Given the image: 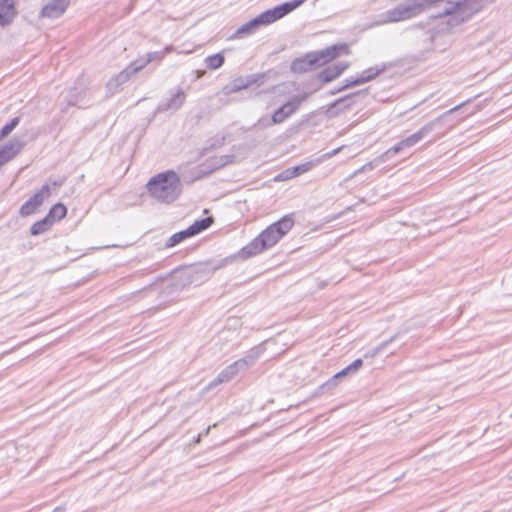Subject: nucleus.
I'll list each match as a JSON object with an SVG mask.
<instances>
[{
	"mask_svg": "<svg viewBox=\"0 0 512 512\" xmlns=\"http://www.w3.org/2000/svg\"><path fill=\"white\" fill-rule=\"evenodd\" d=\"M484 0H407L380 15L370 27L411 19L432 4L440 3L442 14L449 16V25H458L469 20L483 7Z\"/></svg>",
	"mask_w": 512,
	"mask_h": 512,
	"instance_id": "nucleus-1",
	"label": "nucleus"
},
{
	"mask_svg": "<svg viewBox=\"0 0 512 512\" xmlns=\"http://www.w3.org/2000/svg\"><path fill=\"white\" fill-rule=\"evenodd\" d=\"M265 250H267L266 247L264 246L260 238L257 236L246 246L240 249L237 254L225 257L219 261H209L206 263L194 265L192 267L185 269L183 271V274L184 277L189 281V283L204 281L209 279L215 271L232 263L236 258L247 260L251 257H254L264 252Z\"/></svg>",
	"mask_w": 512,
	"mask_h": 512,
	"instance_id": "nucleus-2",
	"label": "nucleus"
},
{
	"mask_svg": "<svg viewBox=\"0 0 512 512\" xmlns=\"http://www.w3.org/2000/svg\"><path fill=\"white\" fill-rule=\"evenodd\" d=\"M146 187L152 198L165 204L177 200L182 192L180 177L173 170L156 174L148 181Z\"/></svg>",
	"mask_w": 512,
	"mask_h": 512,
	"instance_id": "nucleus-3",
	"label": "nucleus"
},
{
	"mask_svg": "<svg viewBox=\"0 0 512 512\" xmlns=\"http://www.w3.org/2000/svg\"><path fill=\"white\" fill-rule=\"evenodd\" d=\"M462 105H464V103H462L460 105H457L454 108H451L450 110L446 111L445 113H443L439 117H437L434 120L428 122L423 127H421L418 131H416L415 133L409 135L405 139H402L401 141L396 143L394 146H392L391 148L386 150L384 153H382L377 158V160L379 162H381V163H384V162L390 160L391 158H393L395 155L399 154L400 152L414 147L417 143H419L421 140H423L431 132L439 129L443 125L446 117L449 114L457 111Z\"/></svg>",
	"mask_w": 512,
	"mask_h": 512,
	"instance_id": "nucleus-4",
	"label": "nucleus"
},
{
	"mask_svg": "<svg viewBox=\"0 0 512 512\" xmlns=\"http://www.w3.org/2000/svg\"><path fill=\"white\" fill-rule=\"evenodd\" d=\"M342 53H349L346 44H335L320 51L307 53L303 57L296 58L292 61L291 71L299 74L308 72L315 66H321L334 60Z\"/></svg>",
	"mask_w": 512,
	"mask_h": 512,
	"instance_id": "nucleus-5",
	"label": "nucleus"
},
{
	"mask_svg": "<svg viewBox=\"0 0 512 512\" xmlns=\"http://www.w3.org/2000/svg\"><path fill=\"white\" fill-rule=\"evenodd\" d=\"M259 355H260L259 351L253 349L247 355H245L243 358H240L237 361L233 362L232 364L228 365L217 375V377L214 380H212L209 383V385L207 386V389H211L219 384L229 382L239 372L245 371L249 367L254 365L256 360L259 358Z\"/></svg>",
	"mask_w": 512,
	"mask_h": 512,
	"instance_id": "nucleus-6",
	"label": "nucleus"
},
{
	"mask_svg": "<svg viewBox=\"0 0 512 512\" xmlns=\"http://www.w3.org/2000/svg\"><path fill=\"white\" fill-rule=\"evenodd\" d=\"M292 215H286L263 230L258 237L266 247L270 249L276 245L293 227Z\"/></svg>",
	"mask_w": 512,
	"mask_h": 512,
	"instance_id": "nucleus-7",
	"label": "nucleus"
},
{
	"mask_svg": "<svg viewBox=\"0 0 512 512\" xmlns=\"http://www.w3.org/2000/svg\"><path fill=\"white\" fill-rule=\"evenodd\" d=\"M213 223L212 217H205L199 220H196L192 225L188 228L181 230L179 232L174 233L165 243L166 248L174 247L184 240L196 236L199 233L208 229Z\"/></svg>",
	"mask_w": 512,
	"mask_h": 512,
	"instance_id": "nucleus-8",
	"label": "nucleus"
},
{
	"mask_svg": "<svg viewBox=\"0 0 512 512\" xmlns=\"http://www.w3.org/2000/svg\"><path fill=\"white\" fill-rule=\"evenodd\" d=\"M308 93H303L292 97L289 101L279 107L272 115V122L280 124L294 114L300 105L308 98Z\"/></svg>",
	"mask_w": 512,
	"mask_h": 512,
	"instance_id": "nucleus-9",
	"label": "nucleus"
},
{
	"mask_svg": "<svg viewBox=\"0 0 512 512\" xmlns=\"http://www.w3.org/2000/svg\"><path fill=\"white\" fill-rule=\"evenodd\" d=\"M263 79V74H252L245 77H238L227 84L223 88V92L225 95H230L246 89L252 85L260 86L263 84Z\"/></svg>",
	"mask_w": 512,
	"mask_h": 512,
	"instance_id": "nucleus-10",
	"label": "nucleus"
},
{
	"mask_svg": "<svg viewBox=\"0 0 512 512\" xmlns=\"http://www.w3.org/2000/svg\"><path fill=\"white\" fill-rule=\"evenodd\" d=\"M384 70H385V65H382L381 67H379V66L370 67V68L364 70L360 76L355 77V78L350 77V78L346 79L344 81V84L341 87H339L336 91L332 92V94H335L337 92H341L348 88L369 82V81L373 80L376 76H378Z\"/></svg>",
	"mask_w": 512,
	"mask_h": 512,
	"instance_id": "nucleus-11",
	"label": "nucleus"
},
{
	"mask_svg": "<svg viewBox=\"0 0 512 512\" xmlns=\"http://www.w3.org/2000/svg\"><path fill=\"white\" fill-rule=\"evenodd\" d=\"M269 25L264 12L241 25L231 36L230 39H239L244 36L254 34L261 26Z\"/></svg>",
	"mask_w": 512,
	"mask_h": 512,
	"instance_id": "nucleus-12",
	"label": "nucleus"
},
{
	"mask_svg": "<svg viewBox=\"0 0 512 512\" xmlns=\"http://www.w3.org/2000/svg\"><path fill=\"white\" fill-rule=\"evenodd\" d=\"M304 2H305V0L288 1V2L282 3V4L272 8V9H268V10L264 11V13L267 17L269 24H271V23L283 18L284 16H286L287 14H289L296 8L300 7Z\"/></svg>",
	"mask_w": 512,
	"mask_h": 512,
	"instance_id": "nucleus-13",
	"label": "nucleus"
},
{
	"mask_svg": "<svg viewBox=\"0 0 512 512\" xmlns=\"http://www.w3.org/2000/svg\"><path fill=\"white\" fill-rule=\"evenodd\" d=\"M139 71H141V66H137V62H132L127 68L108 81L107 89L109 92L115 93L121 85L126 83L132 75Z\"/></svg>",
	"mask_w": 512,
	"mask_h": 512,
	"instance_id": "nucleus-14",
	"label": "nucleus"
},
{
	"mask_svg": "<svg viewBox=\"0 0 512 512\" xmlns=\"http://www.w3.org/2000/svg\"><path fill=\"white\" fill-rule=\"evenodd\" d=\"M68 7V0H49L41 9L40 16L55 19L60 17Z\"/></svg>",
	"mask_w": 512,
	"mask_h": 512,
	"instance_id": "nucleus-15",
	"label": "nucleus"
},
{
	"mask_svg": "<svg viewBox=\"0 0 512 512\" xmlns=\"http://www.w3.org/2000/svg\"><path fill=\"white\" fill-rule=\"evenodd\" d=\"M23 147L24 143L18 139H12L0 147V167L20 153Z\"/></svg>",
	"mask_w": 512,
	"mask_h": 512,
	"instance_id": "nucleus-16",
	"label": "nucleus"
},
{
	"mask_svg": "<svg viewBox=\"0 0 512 512\" xmlns=\"http://www.w3.org/2000/svg\"><path fill=\"white\" fill-rule=\"evenodd\" d=\"M185 100V92L182 89H178L167 101L157 106L156 113H163L169 110L177 111L184 104Z\"/></svg>",
	"mask_w": 512,
	"mask_h": 512,
	"instance_id": "nucleus-17",
	"label": "nucleus"
},
{
	"mask_svg": "<svg viewBox=\"0 0 512 512\" xmlns=\"http://www.w3.org/2000/svg\"><path fill=\"white\" fill-rule=\"evenodd\" d=\"M362 366V359L358 358L354 360L350 365L342 369L340 372L336 373L332 378H330L326 383H324L322 385V388L331 389L335 387L341 378L347 376L348 374L357 372Z\"/></svg>",
	"mask_w": 512,
	"mask_h": 512,
	"instance_id": "nucleus-18",
	"label": "nucleus"
},
{
	"mask_svg": "<svg viewBox=\"0 0 512 512\" xmlns=\"http://www.w3.org/2000/svg\"><path fill=\"white\" fill-rule=\"evenodd\" d=\"M348 66L349 64L347 62H338L329 65L318 74V79L324 83H329L342 74Z\"/></svg>",
	"mask_w": 512,
	"mask_h": 512,
	"instance_id": "nucleus-19",
	"label": "nucleus"
},
{
	"mask_svg": "<svg viewBox=\"0 0 512 512\" xmlns=\"http://www.w3.org/2000/svg\"><path fill=\"white\" fill-rule=\"evenodd\" d=\"M16 15L13 0H0V25L7 26L12 23Z\"/></svg>",
	"mask_w": 512,
	"mask_h": 512,
	"instance_id": "nucleus-20",
	"label": "nucleus"
},
{
	"mask_svg": "<svg viewBox=\"0 0 512 512\" xmlns=\"http://www.w3.org/2000/svg\"><path fill=\"white\" fill-rule=\"evenodd\" d=\"M67 214V208L62 203H57L51 207L48 214L46 215L49 220H52V224L56 220L63 219Z\"/></svg>",
	"mask_w": 512,
	"mask_h": 512,
	"instance_id": "nucleus-21",
	"label": "nucleus"
},
{
	"mask_svg": "<svg viewBox=\"0 0 512 512\" xmlns=\"http://www.w3.org/2000/svg\"><path fill=\"white\" fill-rule=\"evenodd\" d=\"M52 220H49L46 217H44L43 219L35 222L31 228H30V233L31 235L33 236H38L40 234H43L44 232H46L47 230L50 229V227L52 226Z\"/></svg>",
	"mask_w": 512,
	"mask_h": 512,
	"instance_id": "nucleus-22",
	"label": "nucleus"
},
{
	"mask_svg": "<svg viewBox=\"0 0 512 512\" xmlns=\"http://www.w3.org/2000/svg\"><path fill=\"white\" fill-rule=\"evenodd\" d=\"M167 50H168V48H166V50H164V51L149 52V53H147L146 58L144 60L138 59L135 62H137V66H141V70H142L146 65H148L149 63H151L155 60L161 61L164 58Z\"/></svg>",
	"mask_w": 512,
	"mask_h": 512,
	"instance_id": "nucleus-23",
	"label": "nucleus"
},
{
	"mask_svg": "<svg viewBox=\"0 0 512 512\" xmlns=\"http://www.w3.org/2000/svg\"><path fill=\"white\" fill-rule=\"evenodd\" d=\"M207 68L211 70L219 69L225 62V58L221 53H216L210 56H207L204 60Z\"/></svg>",
	"mask_w": 512,
	"mask_h": 512,
	"instance_id": "nucleus-24",
	"label": "nucleus"
},
{
	"mask_svg": "<svg viewBox=\"0 0 512 512\" xmlns=\"http://www.w3.org/2000/svg\"><path fill=\"white\" fill-rule=\"evenodd\" d=\"M20 118L14 117L0 129V140L7 137L19 124Z\"/></svg>",
	"mask_w": 512,
	"mask_h": 512,
	"instance_id": "nucleus-25",
	"label": "nucleus"
},
{
	"mask_svg": "<svg viewBox=\"0 0 512 512\" xmlns=\"http://www.w3.org/2000/svg\"><path fill=\"white\" fill-rule=\"evenodd\" d=\"M317 162L314 161H308L296 166L291 167L292 168V174H294L295 177L300 176L308 171H310L313 167H315Z\"/></svg>",
	"mask_w": 512,
	"mask_h": 512,
	"instance_id": "nucleus-26",
	"label": "nucleus"
},
{
	"mask_svg": "<svg viewBox=\"0 0 512 512\" xmlns=\"http://www.w3.org/2000/svg\"><path fill=\"white\" fill-rule=\"evenodd\" d=\"M39 206H37L32 200L28 199L22 206L20 207L21 216H29L35 213Z\"/></svg>",
	"mask_w": 512,
	"mask_h": 512,
	"instance_id": "nucleus-27",
	"label": "nucleus"
},
{
	"mask_svg": "<svg viewBox=\"0 0 512 512\" xmlns=\"http://www.w3.org/2000/svg\"><path fill=\"white\" fill-rule=\"evenodd\" d=\"M235 159L234 155H222L215 159V168L224 167L230 163H232Z\"/></svg>",
	"mask_w": 512,
	"mask_h": 512,
	"instance_id": "nucleus-28",
	"label": "nucleus"
},
{
	"mask_svg": "<svg viewBox=\"0 0 512 512\" xmlns=\"http://www.w3.org/2000/svg\"><path fill=\"white\" fill-rule=\"evenodd\" d=\"M273 124L275 123L272 122V117L270 119L268 117H262L254 124V128L265 129Z\"/></svg>",
	"mask_w": 512,
	"mask_h": 512,
	"instance_id": "nucleus-29",
	"label": "nucleus"
},
{
	"mask_svg": "<svg viewBox=\"0 0 512 512\" xmlns=\"http://www.w3.org/2000/svg\"><path fill=\"white\" fill-rule=\"evenodd\" d=\"M361 92H357V93H354V94H351V95H348L346 97H343V98H340L338 100H336L334 102V104L332 105V107H336L337 105L339 104H342V103H346L347 101L351 100L353 97L359 95Z\"/></svg>",
	"mask_w": 512,
	"mask_h": 512,
	"instance_id": "nucleus-30",
	"label": "nucleus"
},
{
	"mask_svg": "<svg viewBox=\"0 0 512 512\" xmlns=\"http://www.w3.org/2000/svg\"><path fill=\"white\" fill-rule=\"evenodd\" d=\"M38 193L43 197V198H48L50 195H51V188L48 184H45L41 187V189L38 191Z\"/></svg>",
	"mask_w": 512,
	"mask_h": 512,
	"instance_id": "nucleus-31",
	"label": "nucleus"
},
{
	"mask_svg": "<svg viewBox=\"0 0 512 512\" xmlns=\"http://www.w3.org/2000/svg\"><path fill=\"white\" fill-rule=\"evenodd\" d=\"M294 174H292V168H288L286 170H284L280 175H279V178H281L282 180H288V179H291V178H294Z\"/></svg>",
	"mask_w": 512,
	"mask_h": 512,
	"instance_id": "nucleus-32",
	"label": "nucleus"
},
{
	"mask_svg": "<svg viewBox=\"0 0 512 512\" xmlns=\"http://www.w3.org/2000/svg\"><path fill=\"white\" fill-rule=\"evenodd\" d=\"M32 200L37 206H41L44 202V199L38 192L35 193L32 197L29 198Z\"/></svg>",
	"mask_w": 512,
	"mask_h": 512,
	"instance_id": "nucleus-33",
	"label": "nucleus"
},
{
	"mask_svg": "<svg viewBox=\"0 0 512 512\" xmlns=\"http://www.w3.org/2000/svg\"><path fill=\"white\" fill-rule=\"evenodd\" d=\"M371 169H373V164H372V162H369V163H366L365 165H363L359 170H357L355 172V174L361 173V172H364L367 170H371Z\"/></svg>",
	"mask_w": 512,
	"mask_h": 512,
	"instance_id": "nucleus-34",
	"label": "nucleus"
},
{
	"mask_svg": "<svg viewBox=\"0 0 512 512\" xmlns=\"http://www.w3.org/2000/svg\"><path fill=\"white\" fill-rule=\"evenodd\" d=\"M225 137H222L221 139H215L214 143L210 145V148H215L217 146H221L224 143Z\"/></svg>",
	"mask_w": 512,
	"mask_h": 512,
	"instance_id": "nucleus-35",
	"label": "nucleus"
},
{
	"mask_svg": "<svg viewBox=\"0 0 512 512\" xmlns=\"http://www.w3.org/2000/svg\"><path fill=\"white\" fill-rule=\"evenodd\" d=\"M339 151H340V148L334 149L331 152H328V153L324 154L323 157L324 158H331V157L335 156L336 154H338Z\"/></svg>",
	"mask_w": 512,
	"mask_h": 512,
	"instance_id": "nucleus-36",
	"label": "nucleus"
},
{
	"mask_svg": "<svg viewBox=\"0 0 512 512\" xmlns=\"http://www.w3.org/2000/svg\"><path fill=\"white\" fill-rule=\"evenodd\" d=\"M215 426H216V424H214V425H213V427H215ZM211 428H212V426H209L205 431H203V432H201V433L199 434V437L207 436V435L209 434V432H210Z\"/></svg>",
	"mask_w": 512,
	"mask_h": 512,
	"instance_id": "nucleus-37",
	"label": "nucleus"
},
{
	"mask_svg": "<svg viewBox=\"0 0 512 512\" xmlns=\"http://www.w3.org/2000/svg\"><path fill=\"white\" fill-rule=\"evenodd\" d=\"M64 183V180L63 179H60V180H57V181H53V186L55 187H59V186H62Z\"/></svg>",
	"mask_w": 512,
	"mask_h": 512,
	"instance_id": "nucleus-38",
	"label": "nucleus"
},
{
	"mask_svg": "<svg viewBox=\"0 0 512 512\" xmlns=\"http://www.w3.org/2000/svg\"><path fill=\"white\" fill-rule=\"evenodd\" d=\"M387 345V342L381 343L377 348L375 353H379L385 346Z\"/></svg>",
	"mask_w": 512,
	"mask_h": 512,
	"instance_id": "nucleus-39",
	"label": "nucleus"
},
{
	"mask_svg": "<svg viewBox=\"0 0 512 512\" xmlns=\"http://www.w3.org/2000/svg\"><path fill=\"white\" fill-rule=\"evenodd\" d=\"M62 511H64V508L59 506V507H56L53 512H62Z\"/></svg>",
	"mask_w": 512,
	"mask_h": 512,
	"instance_id": "nucleus-40",
	"label": "nucleus"
},
{
	"mask_svg": "<svg viewBox=\"0 0 512 512\" xmlns=\"http://www.w3.org/2000/svg\"><path fill=\"white\" fill-rule=\"evenodd\" d=\"M200 439H201V437H199V436H198V437L196 438V443L200 442Z\"/></svg>",
	"mask_w": 512,
	"mask_h": 512,
	"instance_id": "nucleus-41",
	"label": "nucleus"
}]
</instances>
